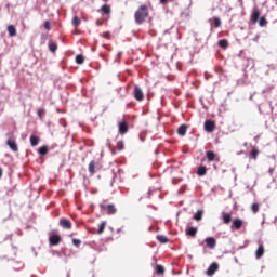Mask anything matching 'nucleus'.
Returning <instances> with one entry per match:
<instances>
[{
  "instance_id": "1",
  "label": "nucleus",
  "mask_w": 277,
  "mask_h": 277,
  "mask_svg": "<svg viewBox=\"0 0 277 277\" xmlns=\"http://www.w3.org/2000/svg\"><path fill=\"white\" fill-rule=\"evenodd\" d=\"M149 16L148 5L143 4L134 13V21L136 25H143L146 22V18Z\"/></svg>"
},
{
  "instance_id": "2",
  "label": "nucleus",
  "mask_w": 277,
  "mask_h": 277,
  "mask_svg": "<svg viewBox=\"0 0 277 277\" xmlns=\"http://www.w3.org/2000/svg\"><path fill=\"white\" fill-rule=\"evenodd\" d=\"M100 209L102 211H105V213H107V215H115V213H117L118 209L116 208V205L114 203H100Z\"/></svg>"
},
{
  "instance_id": "3",
  "label": "nucleus",
  "mask_w": 277,
  "mask_h": 277,
  "mask_svg": "<svg viewBox=\"0 0 277 277\" xmlns=\"http://www.w3.org/2000/svg\"><path fill=\"white\" fill-rule=\"evenodd\" d=\"M133 96L135 101H138V103H142L144 101V91H142V88L138 85L134 87Z\"/></svg>"
},
{
  "instance_id": "4",
  "label": "nucleus",
  "mask_w": 277,
  "mask_h": 277,
  "mask_svg": "<svg viewBox=\"0 0 277 277\" xmlns=\"http://www.w3.org/2000/svg\"><path fill=\"white\" fill-rule=\"evenodd\" d=\"M217 269H220V264H217V262H213L207 269L206 274L207 276H214L215 272H217Z\"/></svg>"
},
{
  "instance_id": "5",
  "label": "nucleus",
  "mask_w": 277,
  "mask_h": 277,
  "mask_svg": "<svg viewBox=\"0 0 277 277\" xmlns=\"http://www.w3.org/2000/svg\"><path fill=\"white\" fill-rule=\"evenodd\" d=\"M205 131H207V133H213V131H215V121L206 120L205 121Z\"/></svg>"
},
{
  "instance_id": "6",
  "label": "nucleus",
  "mask_w": 277,
  "mask_h": 277,
  "mask_svg": "<svg viewBox=\"0 0 277 277\" xmlns=\"http://www.w3.org/2000/svg\"><path fill=\"white\" fill-rule=\"evenodd\" d=\"M206 159H208L210 163L211 161L220 162V156H217L215 151H211V150L206 153Z\"/></svg>"
},
{
  "instance_id": "7",
  "label": "nucleus",
  "mask_w": 277,
  "mask_h": 277,
  "mask_svg": "<svg viewBox=\"0 0 277 277\" xmlns=\"http://www.w3.org/2000/svg\"><path fill=\"white\" fill-rule=\"evenodd\" d=\"M223 224H230L233 222V212H222Z\"/></svg>"
},
{
  "instance_id": "8",
  "label": "nucleus",
  "mask_w": 277,
  "mask_h": 277,
  "mask_svg": "<svg viewBox=\"0 0 277 277\" xmlns=\"http://www.w3.org/2000/svg\"><path fill=\"white\" fill-rule=\"evenodd\" d=\"M60 226L62 228H65L66 230H70V228H72V223L70 222V220L63 217L60 220Z\"/></svg>"
},
{
  "instance_id": "9",
  "label": "nucleus",
  "mask_w": 277,
  "mask_h": 277,
  "mask_svg": "<svg viewBox=\"0 0 277 277\" xmlns=\"http://www.w3.org/2000/svg\"><path fill=\"white\" fill-rule=\"evenodd\" d=\"M241 226H243V220L235 219L232 223V230H240Z\"/></svg>"
},
{
  "instance_id": "10",
  "label": "nucleus",
  "mask_w": 277,
  "mask_h": 277,
  "mask_svg": "<svg viewBox=\"0 0 277 277\" xmlns=\"http://www.w3.org/2000/svg\"><path fill=\"white\" fill-rule=\"evenodd\" d=\"M61 241H62V236L60 235H52L49 238L50 246H60Z\"/></svg>"
},
{
  "instance_id": "11",
  "label": "nucleus",
  "mask_w": 277,
  "mask_h": 277,
  "mask_svg": "<svg viewBox=\"0 0 277 277\" xmlns=\"http://www.w3.org/2000/svg\"><path fill=\"white\" fill-rule=\"evenodd\" d=\"M6 145L13 153H18V144H16V141L9 138Z\"/></svg>"
},
{
  "instance_id": "12",
  "label": "nucleus",
  "mask_w": 277,
  "mask_h": 277,
  "mask_svg": "<svg viewBox=\"0 0 277 277\" xmlns=\"http://www.w3.org/2000/svg\"><path fill=\"white\" fill-rule=\"evenodd\" d=\"M206 246L208 248H210V250H213V248H215V246H217V240H215V238L213 237H208L206 238Z\"/></svg>"
},
{
  "instance_id": "13",
  "label": "nucleus",
  "mask_w": 277,
  "mask_h": 277,
  "mask_svg": "<svg viewBox=\"0 0 277 277\" xmlns=\"http://www.w3.org/2000/svg\"><path fill=\"white\" fill-rule=\"evenodd\" d=\"M263 254H265V246H263V243H259V248L255 251V258L256 259H261L263 258Z\"/></svg>"
},
{
  "instance_id": "14",
  "label": "nucleus",
  "mask_w": 277,
  "mask_h": 277,
  "mask_svg": "<svg viewBox=\"0 0 277 277\" xmlns=\"http://www.w3.org/2000/svg\"><path fill=\"white\" fill-rule=\"evenodd\" d=\"M259 16H261V12L259 11V9H256V8L253 9L251 17H250L251 22L252 23H258L259 22Z\"/></svg>"
},
{
  "instance_id": "15",
  "label": "nucleus",
  "mask_w": 277,
  "mask_h": 277,
  "mask_svg": "<svg viewBox=\"0 0 277 277\" xmlns=\"http://www.w3.org/2000/svg\"><path fill=\"white\" fill-rule=\"evenodd\" d=\"M128 131H129V123H127V121L119 123V133L121 135H124V133H128Z\"/></svg>"
},
{
  "instance_id": "16",
  "label": "nucleus",
  "mask_w": 277,
  "mask_h": 277,
  "mask_svg": "<svg viewBox=\"0 0 277 277\" xmlns=\"http://www.w3.org/2000/svg\"><path fill=\"white\" fill-rule=\"evenodd\" d=\"M98 12H101V14L103 15H109L111 14V6H109V4H104L100 10Z\"/></svg>"
},
{
  "instance_id": "17",
  "label": "nucleus",
  "mask_w": 277,
  "mask_h": 277,
  "mask_svg": "<svg viewBox=\"0 0 277 277\" xmlns=\"http://www.w3.org/2000/svg\"><path fill=\"white\" fill-rule=\"evenodd\" d=\"M259 149L255 147H252L251 151L249 153V159H253L254 161H256V159H259Z\"/></svg>"
},
{
  "instance_id": "18",
  "label": "nucleus",
  "mask_w": 277,
  "mask_h": 277,
  "mask_svg": "<svg viewBox=\"0 0 277 277\" xmlns=\"http://www.w3.org/2000/svg\"><path fill=\"white\" fill-rule=\"evenodd\" d=\"M197 234H198V227H189L186 229V235L188 237H196Z\"/></svg>"
},
{
  "instance_id": "19",
  "label": "nucleus",
  "mask_w": 277,
  "mask_h": 277,
  "mask_svg": "<svg viewBox=\"0 0 277 277\" xmlns=\"http://www.w3.org/2000/svg\"><path fill=\"white\" fill-rule=\"evenodd\" d=\"M89 172L92 175L96 174V161H94V160L90 161V163H89Z\"/></svg>"
},
{
  "instance_id": "20",
  "label": "nucleus",
  "mask_w": 277,
  "mask_h": 277,
  "mask_svg": "<svg viewBox=\"0 0 277 277\" xmlns=\"http://www.w3.org/2000/svg\"><path fill=\"white\" fill-rule=\"evenodd\" d=\"M177 133L179 135H181L182 137L186 135L187 133V124H182L177 129Z\"/></svg>"
},
{
  "instance_id": "21",
  "label": "nucleus",
  "mask_w": 277,
  "mask_h": 277,
  "mask_svg": "<svg viewBox=\"0 0 277 277\" xmlns=\"http://www.w3.org/2000/svg\"><path fill=\"white\" fill-rule=\"evenodd\" d=\"M207 167H205V166H199L198 168H197V174L199 175V176H207Z\"/></svg>"
},
{
  "instance_id": "22",
  "label": "nucleus",
  "mask_w": 277,
  "mask_h": 277,
  "mask_svg": "<svg viewBox=\"0 0 277 277\" xmlns=\"http://www.w3.org/2000/svg\"><path fill=\"white\" fill-rule=\"evenodd\" d=\"M107 226V222L103 221L98 225L97 235H103L105 233V227Z\"/></svg>"
},
{
  "instance_id": "23",
  "label": "nucleus",
  "mask_w": 277,
  "mask_h": 277,
  "mask_svg": "<svg viewBox=\"0 0 277 277\" xmlns=\"http://www.w3.org/2000/svg\"><path fill=\"white\" fill-rule=\"evenodd\" d=\"M30 144H31V146H38V144H40V138L37 135H31Z\"/></svg>"
},
{
  "instance_id": "24",
  "label": "nucleus",
  "mask_w": 277,
  "mask_h": 277,
  "mask_svg": "<svg viewBox=\"0 0 277 277\" xmlns=\"http://www.w3.org/2000/svg\"><path fill=\"white\" fill-rule=\"evenodd\" d=\"M157 240H158L160 243H170V239L167 238V236H164V235H158V236H157Z\"/></svg>"
},
{
  "instance_id": "25",
  "label": "nucleus",
  "mask_w": 277,
  "mask_h": 277,
  "mask_svg": "<svg viewBox=\"0 0 277 277\" xmlns=\"http://www.w3.org/2000/svg\"><path fill=\"white\" fill-rule=\"evenodd\" d=\"M8 31H9V36H11V38H14V36H16V27H14V25L8 26Z\"/></svg>"
},
{
  "instance_id": "26",
  "label": "nucleus",
  "mask_w": 277,
  "mask_h": 277,
  "mask_svg": "<svg viewBox=\"0 0 277 277\" xmlns=\"http://www.w3.org/2000/svg\"><path fill=\"white\" fill-rule=\"evenodd\" d=\"M38 153H39V155H42V156L48 155L49 154V146L44 145V146L40 147Z\"/></svg>"
},
{
  "instance_id": "27",
  "label": "nucleus",
  "mask_w": 277,
  "mask_h": 277,
  "mask_svg": "<svg viewBox=\"0 0 277 277\" xmlns=\"http://www.w3.org/2000/svg\"><path fill=\"white\" fill-rule=\"evenodd\" d=\"M211 21H213L214 27H222V19H220V17H213L210 22Z\"/></svg>"
},
{
  "instance_id": "28",
  "label": "nucleus",
  "mask_w": 277,
  "mask_h": 277,
  "mask_svg": "<svg viewBox=\"0 0 277 277\" xmlns=\"http://www.w3.org/2000/svg\"><path fill=\"white\" fill-rule=\"evenodd\" d=\"M164 273H166V268H163V266L161 265L156 266V274H158L159 276H163Z\"/></svg>"
},
{
  "instance_id": "29",
  "label": "nucleus",
  "mask_w": 277,
  "mask_h": 277,
  "mask_svg": "<svg viewBox=\"0 0 277 277\" xmlns=\"http://www.w3.org/2000/svg\"><path fill=\"white\" fill-rule=\"evenodd\" d=\"M219 47H221V49H227L228 48V40L226 39H222L219 41Z\"/></svg>"
},
{
  "instance_id": "30",
  "label": "nucleus",
  "mask_w": 277,
  "mask_h": 277,
  "mask_svg": "<svg viewBox=\"0 0 277 277\" xmlns=\"http://www.w3.org/2000/svg\"><path fill=\"white\" fill-rule=\"evenodd\" d=\"M71 25H74L75 27H79V25H81V19L78 16H74Z\"/></svg>"
},
{
  "instance_id": "31",
  "label": "nucleus",
  "mask_w": 277,
  "mask_h": 277,
  "mask_svg": "<svg viewBox=\"0 0 277 277\" xmlns=\"http://www.w3.org/2000/svg\"><path fill=\"white\" fill-rule=\"evenodd\" d=\"M49 50L52 52V53H55L57 51V43L55 42H50L49 43Z\"/></svg>"
},
{
  "instance_id": "32",
  "label": "nucleus",
  "mask_w": 277,
  "mask_h": 277,
  "mask_svg": "<svg viewBox=\"0 0 277 277\" xmlns=\"http://www.w3.org/2000/svg\"><path fill=\"white\" fill-rule=\"evenodd\" d=\"M194 220H196L197 222H200V220H202V210H198L196 212V214L194 215Z\"/></svg>"
},
{
  "instance_id": "33",
  "label": "nucleus",
  "mask_w": 277,
  "mask_h": 277,
  "mask_svg": "<svg viewBox=\"0 0 277 277\" xmlns=\"http://www.w3.org/2000/svg\"><path fill=\"white\" fill-rule=\"evenodd\" d=\"M76 62H77L78 64H83V62H85V57H84L83 55H81V54H78V55L76 56Z\"/></svg>"
},
{
  "instance_id": "34",
  "label": "nucleus",
  "mask_w": 277,
  "mask_h": 277,
  "mask_svg": "<svg viewBox=\"0 0 277 277\" xmlns=\"http://www.w3.org/2000/svg\"><path fill=\"white\" fill-rule=\"evenodd\" d=\"M260 209H261V206L259 203H253L251 206L252 213H256L258 211H260Z\"/></svg>"
},
{
  "instance_id": "35",
  "label": "nucleus",
  "mask_w": 277,
  "mask_h": 277,
  "mask_svg": "<svg viewBox=\"0 0 277 277\" xmlns=\"http://www.w3.org/2000/svg\"><path fill=\"white\" fill-rule=\"evenodd\" d=\"M117 150H124V142L123 141L117 142Z\"/></svg>"
},
{
  "instance_id": "36",
  "label": "nucleus",
  "mask_w": 277,
  "mask_h": 277,
  "mask_svg": "<svg viewBox=\"0 0 277 277\" xmlns=\"http://www.w3.org/2000/svg\"><path fill=\"white\" fill-rule=\"evenodd\" d=\"M259 23L260 27H265V25H267V19H265V17H261Z\"/></svg>"
},
{
  "instance_id": "37",
  "label": "nucleus",
  "mask_w": 277,
  "mask_h": 277,
  "mask_svg": "<svg viewBox=\"0 0 277 277\" xmlns=\"http://www.w3.org/2000/svg\"><path fill=\"white\" fill-rule=\"evenodd\" d=\"M43 27L47 29V31H51V22L45 21Z\"/></svg>"
},
{
  "instance_id": "38",
  "label": "nucleus",
  "mask_w": 277,
  "mask_h": 277,
  "mask_svg": "<svg viewBox=\"0 0 277 277\" xmlns=\"http://www.w3.org/2000/svg\"><path fill=\"white\" fill-rule=\"evenodd\" d=\"M37 114H38V117H39L40 119L44 118V109H43V108H39L38 111H37Z\"/></svg>"
},
{
  "instance_id": "39",
  "label": "nucleus",
  "mask_w": 277,
  "mask_h": 277,
  "mask_svg": "<svg viewBox=\"0 0 277 277\" xmlns=\"http://www.w3.org/2000/svg\"><path fill=\"white\" fill-rule=\"evenodd\" d=\"M72 243L76 246V248H79L81 246V240L77 239V238H74Z\"/></svg>"
},
{
  "instance_id": "40",
  "label": "nucleus",
  "mask_w": 277,
  "mask_h": 277,
  "mask_svg": "<svg viewBox=\"0 0 277 277\" xmlns=\"http://www.w3.org/2000/svg\"><path fill=\"white\" fill-rule=\"evenodd\" d=\"M96 25H97V27H101V25H103V22H101V21H96Z\"/></svg>"
},
{
  "instance_id": "41",
  "label": "nucleus",
  "mask_w": 277,
  "mask_h": 277,
  "mask_svg": "<svg viewBox=\"0 0 277 277\" xmlns=\"http://www.w3.org/2000/svg\"><path fill=\"white\" fill-rule=\"evenodd\" d=\"M103 38H109V32H104Z\"/></svg>"
},
{
  "instance_id": "42",
  "label": "nucleus",
  "mask_w": 277,
  "mask_h": 277,
  "mask_svg": "<svg viewBox=\"0 0 277 277\" xmlns=\"http://www.w3.org/2000/svg\"><path fill=\"white\" fill-rule=\"evenodd\" d=\"M160 3H161L162 5H166V3H168V0H160Z\"/></svg>"
},
{
  "instance_id": "43",
  "label": "nucleus",
  "mask_w": 277,
  "mask_h": 277,
  "mask_svg": "<svg viewBox=\"0 0 277 277\" xmlns=\"http://www.w3.org/2000/svg\"><path fill=\"white\" fill-rule=\"evenodd\" d=\"M3 176V169L0 168V179Z\"/></svg>"
}]
</instances>
